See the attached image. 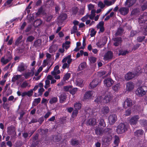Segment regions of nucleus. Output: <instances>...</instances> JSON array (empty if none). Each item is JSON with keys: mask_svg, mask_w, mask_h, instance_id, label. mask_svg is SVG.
I'll return each mask as SVG.
<instances>
[{"mask_svg": "<svg viewBox=\"0 0 147 147\" xmlns=\"http://www.w3.org/2000/svg\"><path fill=\"white\" fill-rule=\"evenodd\" d=\"M67 17V15L66 14L63 13L61 14L58 18L59 22H62L64 20L66 19Z\"/></svg>", "mask_w": 147, "mask_h": 147, "instance_id": "25", "label": "nucleus"}, {"mask_svg": "<svg viewBox=\"0 0 147 147\" xmlns=\"http://www.w3.org/2000/svg\"><path fill=\"white\" fill-rule=\"evenodd\" d=\"M60 101L61 103H63L66 100V95L64 93H61L60 96H59Z\"/></svg>", "mask_w": 147, "mask_h": 147, "instance_id": "26", "label": "nucleus"}, {"mask_svg": "<svg viewBox=\"0 0 147 147\" xmlns=\"http://www.w3.org/2000/svg\"><path fill=\"white\" fill-rule=\"evenodd\" d=\"M83 81L82 79L78 78V79L76 81V84L80 86H82Z\"/></svg>", "mask_w": 147, "mask_h": 147, "instance_id": "37", "label": "nucleus"}, {"mask_svg": "<svg viewBox=\"0 0 147 147\" xmlns=\"http://www.w3.org/2000/svg\"><path fill=\"white\" fill-rule=\"evenodd\" d=\"M95 132L97 135L101 136L105 132V130L102 128L98 127L95 129Z\"/></svg>", "mask_w": 147, "mask_h": 147, "instance_id": "12", "label": "nucleus"}, {"mask_svg": "<svg viewBox=\"0 0 147 147\" xmlns=\"http://www.w3.org/2000/svg\"><path fill=\"white\" fill-rule=\"evenodd\" d=\"M104 2L105 4V5H106L107 6H109L113 4L111 1H109L105 0L104 1Z\"/></svg>", "mask_w": 147, "mask_h": 147, "instance_id": "54", "label": "nucleus"}, {"mask_svg": "<svg viewBox=\"0 0 147 147\" xmlns=\"http://www.w3.org/2000/svg\"><path fill=\"white\" fill-rule=\"evenodd\" d=\"M86 63L85 62L81 63L79 65L78 69L79 71L82 70L83 69L86 67Z\"/></svg>", "mask_w": 147, "mask_h": 147, "instance_id": "36", "label": "nucleus"}, {"mask_svg": "<svg viewBox=\"0 0 147 147\" xmlns=\"http://www.w3.org/2000/svg\"><path fill=\"white\" fill-rule=\"evenodd\" d=\"M139 69L140 68H139L138 70H136L135 72H130L127 73L125 76V79L127 80H130L138 75L139 73L142 72L143 71H140Z\"/></svg>", "mask_w": 147, "mask_h": 147, "instance_id": "4", "label": "nucleus"}, {"mask_svg": "<svg viewBox=\"0 0 147 147\" xmlns=\"http://www.w3.org/2000/svg\"><path fill=\"white\" fill-rule=\"evenodd\" d=\"M57 98L56 97H53L49 101V103L51 104L56 102L57 101Z\"/></svg>", "mask_w": 147, "mask_h": 147, "instance_id": "57", "label": "nucleus"}, {"mask_svg": "<svg viewBox=\"0 0 147 147\" xmlns=\"http://www.w3.org/2000/svg\"><path fill=\"white\" fill-rule=\"evenodd\" d=\"M113 57V53L110 51H108L104 56L103 59L105 60H109L111 59Z\"/></svg>", "mask_w": 147, "mask_h": 147, "instance_id": "7", "label": "nucleus"}, {"mask_svg": "<svg viewBox=\"0 0 147 147\" xmlns=\"http://www.w3.org/2000/svg\"><path fill=\"white\" fill-rule=\"evenodd\" d=\"M71 55H69L64 58L62 61V63H65L67 61V64L69 65L72 61V59L71 58Z\"/></svg>", "mask_w": 147, "mask_h": 147, "instance_id": "18", "label": "nucleus"}, {"mask_svg": "<svg viewBox=\"0 0 147 147\" xmlns=\"http://www.w3.org/2000/svg\"><path fill=\"white\" fill-rule=\"evenodd\" d=\"M7 132L8 134L9 135H12L13 136H15L16 134L15 132V128L13 126L9 127L7 128Z\"/></svg>", "mask_w": 147, "mask_h": 147, "instance_id": "10", "label": "nucleus"}, {"mask_svg": "<svg viewBox=\"0 0 147 147\" xmlns=\"http://www.w3.org/2000/svg\"><path fill=\"white\" fill-rule=\"evenodd\" d=\"M98 6L101 9H102L105 6V4H104L101 1L99 2L98 3Z\"/></svg>", "mask_w": 147, "mask_h": 147, "instance_id": "56", "label": "nucleus"}, {"mask_svg": "<svg viewBox=\"0 0 147 147\" xmlns=\"http://www.w3.org/2000/svg\"><path fill=\"white\" fill-rule=\"evenodd\" d=\"M123 32L122 29L119 28L115 34V36H117L120 35Z\"/></svg>", "mask_w": 147, "mask_h": 147, "instance_id": "50", "label": "nucleus"}, {"mask_svg": "<svg viewBox=\"0 0 147 147\" xmlns=\"http://www.w3.org/2000/svg\"><path fill=\"white\" fill-rule=\"evenodd\" d=\"M97 58L93 56H91L89 57V60L91 63H94L96 61Z\"/></svg>", "mask_w": 147, "mask_h": 147, "instance_id": "41", "label": "nucleus"}, {"mask_svg": "<svg viewBox=\"0 0 147 147\" xmlns=\"http://www.w3.org/2000/svg\"><path fill=\"white\" fill-rule=\"evenodd\" d=\"M96 123V121L95 118L89 119L87 121V124L89 125H94Z\"/></svg>", "mask_w": 147, "mask_h": 147, "instance_id": "29", "label": "nucleus"}, {"mask_svg": "<svg viewBox=\"0 0 147 147\" xmlns=\"http://www.w3.org/2000/svg\"><path fill=\"white\" fill-rule=\"evenodd\" d=\"M126 90L127 91H130L132 90L134 88V86L131 82L127 83L126 85Z\"/></svg>", "mask_w": 147, "mask_h": 147, "instance_id": "21", "label": "nucleus"}, {"mask_svg": "<svg viewBox=\"0 0 147 147\" xmlns=\"http://www.w3.org/2000/svg\"><path fill=\"white\" fill-rule=\"evenodd\" d=\"M113 83V81L110 78H108L104 81L105 85L108 87L110 86Z\"/></svg>", "mask_w": 147, "mask_h": 147, "instance_id": "15", "label": "nucleus"}, {"mask_svg": "<svg viewBox=\"0 0 147 147\" xmlns=\"http://www.w3.org/2000/svg\"><path fill=\"white\" fill-rule=\"evenodd\" d=\"M119 55H125L126 54L128 53V51H122L119 52Z\"/></svg>", "mask_w": 147, "mask_h": 147, "instance_id": "60", "label": "nucleus"}, {"mask_svg": "<svg viewBox=\"0 0 147 147\" xmlns=\"http://www.w3.org/2000/svg\"><path fill=\"white\" fill-rule=\"evenodd\" d=\"M95 10H92L91 11V13L90 15H88L89 16V18L91 20H93L95 15Z\"/></svg>", "mask_w": 147, "mask_h": 147, "instance_id": "38", "label": "nucleus"}, {"mask_svg": "<svg viewBox=\"0 0 147 147\" xmlns=\"http://www.w3.org/2000/svg\"><path fill=\"white\" fill-rule=\"evenodd\" d=\"M43 85L42 83H39V87L40 88L38 90V93L39 94L38 96H41L42 95L43 92L45 90L43 88Z\"/></svg>", "mask_w": 147, "mask_h": 147, "instance_id": "28", "label": "nucleus"}, {"mask_svg": "<svg viewBox=\"0 0 147 147\" xmlns=\"http://www.w3.org/2000/svg\"><path fill=\"white\" fill-rule=\"evenodd\" d=\"M40 100L41 99L40 98L35 99L33 102L34 105H37L40 102Z\"/></svg>", "mask_w": 147, "mask_h": 147, "instance_id": "51", "label": "nucleus"}, {"mask_svg": "<svg viewBox=\"0 0 147 147\" xmlns=\"http://www.w3.org/2000/svg\"><path fill=\"white\" fill-rule=\"evenodd\" d=\"M134 104V102H132V100L130 98H127L124 102L123 105V107L125 108L128 107H130Z\"/></svg>", "mask_w": 147, "mask_h": 147, "instance_id": "6", "label": "nucleus"}, {"mask_svg": "<svg viewBox=\"0 0 147 147\" xmlns=\"http://www.w3.org/2000/svg\"><path fill=\"white\" fill-rule=\"evenodd\" d=\"M128 127V124L121 123L117 126L116 132L118 134H122L127 130Z\"/></svg>", "mask_w": 147, "mask_h": 147, "instance_id": "2", "label": "nucleus"}, {"mask_svg": "<svg viewBox=\"0 0 147 147\" xmlns=\"http://www.w3.org/2000/svg\"><path fill=\"white\" fill-rule=\"evenodd\" d=\"M20 87L23 88H29L31 87V85L26 81H25L21 84Z\"/></svg>", "mask_w": 147, "mask_h": 147, "instance_id": "24", "label": "nucleus"}, {"mask_svg": "<svg viewBox=\"0 0 147 147\" xmlns=\"http://www.w3.org/2000/svg\"><path fill=\"white\" fill-rule=\"evenodd\" d=\"M105 42H102L101 41H100L98 42L96 45L97 47L99 48H101L105 44Z\"/></svg>", "mask_w": 147, "mask_h": 147, "instance_id": "46", "label": "nucleus"}, {"mask_svg": "<svg viewBox=\"0 0 147 147\" xmlns=\"http://www.w3.org/2000/svg\"><path fill=\"white\" fill-rule=\"evenodd\" d=\"M21 77V75H15L12 79V81L14 82L20 79Z\"/></svg>", "mask_w": 147, "mask_h": 147, "instance_id": "33", "label": "nucleus"}, {"mask_svg": "<svg viewBox=\"0 0 147 147\" xmlns=\"http://www.w3.org/2000/svg\"><path fill=\"white\" fill-rule=\"evenodd\" d=\"M85 7H82L80 10L79 12V15H83L84 14V12Z\"/></svg>", "mask_w": 147, "mask_h": 147, "instance_id": "59", "label": "nucleus"}, {"mask_svg": "<svg viewBox=\"0 0 147 147\" xmlns=\"http://www.w3.org/2000/svg\"><path fill=\"white\" fill-rule=\"evenodd\" d=\"M120 87V84H117L113 86V89L115 92H117L119 89Z\"/></svg>", "mask_w": 147, "mask_h": 147, "instance_id": "39", "label": "nucleus"}, {"mask_svg": "<svg viewBox=\"0 0 147 147\" xmlns=\"http://www.w3.org/2000/svg\"><path fill=\"white\" fill-rule=\"evenodd\" d=\"M140 123L142 125H143L144 126H146L147 125V121L146 120H140Z\"/></svg>", "mask_w": 147, "mask_h": 147, "instance_id": "64", "label": "nucleus"}, {"mask_svg": "<svg viewBox=\"0 0 147 147\" xmlns=\"http://www.w3.org/2000/svg\"><path fill=\"white\" fill-rule=\"evenodd\" d=\"M98 80L96 79L93 80L90 83L89 85V88L92 89L95 87L98 84Z\"/></svg>", "mask_w": 147, "mask_h": 147, "instance_id": "13", "label": "nucleus"}, {"mask_svg": "<svg viewBox=\"0 0 147 147\" xmlns=\"http://www.w3.org/2000/svg\"><path fill=\"white\" fill-rule=\"evenodd\" d=\"M25 65L23 63H21L18 66V70L19 71H22L25 70Z\"/></svg>", "mask_w": 147, "mask_h": 147, "instance_id": "30", "label": "nucleus"}, {"mask_svg": "<svg viewBox=\"0 0 147 147\" xmlns=\"http://www.w3.org/2000/svg\"><path fill=\"white\" fill-rule=\"evenodd\" d=\"M136 1V0H127L125 3V5L127 7H130L134 4Z\"/></svg>", "mask_w": 147, "mask_h": 147, "instance_id": "20", "label": "nucleus"}, {"mask_svg": "<svg viewBox=\"0 0 147 147\" xmlns=\"http://www.w3.org/2000/svg\"><path fill=\"white\" fill-rule=\"evenodd\" d=\"M71 144L73 145H77L78 144V140L76 139H72L71 140Z\"/></svg>", "mask_w": 147, "mask_h": 147, "instance_id": "55", "label": "nucleus"}, {"mask_svg": "<svg viewBox=\"0 0 147 147\" xmlns=\"http://www.w3.org/2000/svg\"><path fill=\"white\" fill-rule=\"evenodd\" d=\"M109 111V109L108 107L105 106L103 107L101 109L100 112L104 115L108 114Z\"/></svg>", "mask_w": 147, "mask_h": 147, "instance_id": "23", "label": "nucleus"}, {"mask_svg": "<svg viewBox=\"0 0 147 147\" xmlns=\"http://www.w3.org/2000/svg\"><path fill=\"white\" fill-rule=\"evenodd\" d=\"M70 74L69 73H67L65 74L63 78V80L64 81H65L68 80L70 78Z\"/></svg>", "mask_w": 147, "mask_h": 147, "instance_id": "42", "label": "nucleus"}, {"mask_svg": "<svg viewBox=\"0 0 147 147\" xmlns=\"http://www.w3.org/2000/svg\"><path fill=\"white\" fill-rule=\"evenodd\" d=\"M144 131L142 129H139L137 130L134 132V135L136 136H139L143 134Z\"/></svg>", "mask_w": 147, "mask_h": 147, "instance_id": "32", "label": "nucleus"}, {"mask_svg": "<svg viewBox=\"0 0 147 147\" xmlns=\"http://www.w3.org/2000/svg\"><path fill=\"white\" fill-rule=\"evenodd\" d=\"M41 40L40 39H38L34 42V46L36 47L39 46L40 44Z\"/></svg>", "mask_w": 147, "mask_h": 147, "instance_id": "44", "label": "nucleus"}, {"mask_svg": "<svg viewBox=\"0 0 147 147\" xmlns=\"http://www.w3.org/2000/svg\"><path fill=\"white\" fill-rule=\"evenodd\" d=\"M34 37L32 36H30L28 37L26 39L27 42H31L34 39Z\"/></svg>", "mask_w": 147, "mask_h": 147, "instance_id": "53", "label": "nucleus"}, {"mask_svg": "<svg viewBox=\"0 0 147 147\" xmlns=\"http://www.w3.org/2000/svg\"><path fill=\"white\" fill-rule=\"evenodd\" d=\"M34 74V72L33 70H32L30 72H28L25 74L24 76L25 77V78L27 79L31 76H33Z\"/></svg>", "mask_w": 147, "mask_h": 147, "instance_id": "31", "label": "nucleus"}, {"mask_svg": "<svg viewBox=\"0 0 147 147\" xmlns=\"http://www.w3.org/2000/svg\"><path fill=\"white\" fill-rule=\"evenodd\" d=\"M59 69V66L57 65L56 66L54 69L53 71L51 72V74L52 75H57L60 73V71Z\"/></svg>", "mask_w": 147, "mask_h": 147, "instance_id": "22", "label": "nucleus"}, {"mask_svg": "<svg viewBox=\"0 0 147 147\" xmlns=\"http://www.w3.org/2000/svg\"><path fill=\"white\" fill-rule=\"evenodd\" d=\"M57 49L56 46L55 45H53L50 47L49 48V52L50 53L55 52Z\"/></svg>", "mask_w": 147, "mask_h": 147, "instance_id": "34", "label": "nucleus"}, {"mask_svg": "<svg viewBox=\"0 0 147 147\" xmlns=\"http://www.w3.org/2000/svg\"><path fill=\"white\" fill-rule=\"evenodd\" d=\"M94 92L92 91H89L86 92L84 97V99H89L92 96H94Z\"/></svg>", "mask_w": 147, "mask_h": 147, "instance_id": "14", "label": "nucleus"}, {"mask_svg": "<svg viewBox=\"0 0 147 147\" xmlns=\"http://www.w3.org/2000/svg\"><path fill=\"white\" fill-rule=\"evenodd\" d=\"M78 110L76 109L74 110L73 112L72 115V117L73 118L76 117L77 116V115L78 113Z\"/></svg>", "mask_w": 147, "mask_h": 147, "instance_id": "52", "label": "nucleus"}, {"mask_svg": "<svg viewBox=\"0 0 147 147\" xmlns=\"http://www.w3.org/2000/svg\"><path fill=\"white\" fill-rule=\"evenodd\" d=\"M146 92V91L144 90L143 87H140L137 89L136 93L138 96L141 97L144 95Z\"/></svg>", "mask_w": 147, "mask_h": 147, "instance_id": "5", "label": "nucleus"}, {"mask_svg": "<svg viewBox=\"0 0 147 147\" xmlns=\"http://www.w3.org/2000/svg\"><path fill=\"white\" fill-rule=\"evenodd\" d=\"M139 119L138 115H135L131 118L129 120V123L131 125L136 124Z\"/></svg>", "mask_w": 147, "mask_h": 147, "instance_id": "8", "label": "nucleus"}, {"mask_svg": "<svg viewBox=\"0 0 147 147\" xmlns=\"http://www.w3.org/2000/svg\"><path fill=\"white\" fill-rule=\"evenodd\" d=\"M115 140L114 142V144L118 146V144L120 141L119 138L118 136H115Z\"/></svg>", "mask_w": 147, "mask_h": 147, "instance_id": "40", "label": "nucleus"}, {"mask_svg": "<svg viewBox=\"0 0 147 147\" xmlns=\"http://www.w3.org/2000/svg\"><path fill=\"white\" fill-rule=\"evenodd\" d=\"M42 23V21L40 20H37L35 21L34 24L36 26H40Z\"/></svg>", "mask_w": 147, "mask_h": 147, "instance_id": "48", "label": "nucleus"}, {"mask_svg": "<svg viewBox=\"0 0 147 147\" xmlns=\"http://www.w3.org/2000/svg\"><path fill=\"white\" fill-rule=\"evenodd\" d=\"M114 42L113 45L115 46H118L120 45L122 42V38L121 37H116L113 38Z\"/></svg>", "mask_w": 147, "mask_h": 147, "instance_id": "9", "label": "nucleus"}, {"mask_svg": "<svg viewBox=\"0 0 147 147\" xmlns=\"http://www.w3.org/2000/svg\"><path fill=\"white\" fill-rule=\"evenodd\" d=\"M77 27L76 26H73V30H71V34H72L77 32Z\"/></svg>", "mask_w": 147, "mask_h": 147, "instance_id": "62", "label": "nucleus"}, {"mask_svg": "<svg viewBox=\"0 0 147 147\" xmlns=\"http://www.w3.org/2000/svg\"><path fill=\"white\" fill-rule=\"evenodd\" d=\"M96 31L93 28H92L90 30V35L91 37H93L96 34Z\"/></svg>", "mask_w": 147, "mask_h": 147, "instance_id": "49", "label": "nucleus"}, {"mask_svg": "<svg viewBox=\"0 0 147 147\" xmlns=\"http://www.w3.org/2000/svg\"><path fill=\"white\" fill-rule=\"evenodd\" d=\"M78 8L76 7L73 8L71 11L72 14L74 15H76L78 12Z\"/></svg>", "mask_w": 147, "mask_h": 147, "instance_id": "47", "label": "nucleus"}, {"mask_svg": "<svg viewBox=\"0 0 147 147\" xmlns=\"http://www.w3.org/2000/svg\"><path fill=\"white\" fill-rule=\"evenodd\" d=\"M77 90V88H73L72 90H71L70 91V92L71 94L73 95L76 92Z\"/></svg>", "mask_w": 147, "mask_h": 147, "instance_id": "63", "label": "nucleus"}, {"mask_svg": "<svg viewBox=\"0 0 147 147\" xmlns=\"http://www.w3.org/2000/svg\"><path fill=\"white\" fill-rule=\"evenodd\" d=\"M64 90L65 91H70L71 88V87L70 86H66L64 87Z\"/></svg>", "mask_w": 147, "mask_h": 147, "instance_id": "58", "label": "nucleus"}, {"mask_svg": "<svg viewBox=\"0 0 147 147\" xmlns=\"http://www.w3.org/2000/svg\"><path fill=\"white\" fill-rule=\"evenodd\" d=\"M119 11L121 14L125 15L128 13L129 8L124 7H121L119 9Z\"/></svg>", "mask_w": 147, "mask_h": 147, "instance_id": "16", "label": "nucleus"}, {"mask_svg": "<svg viewBox=\"0 0 147 147\" xmlns=\"http://www.w3.org/2000/svg\"><path fill=\"white\" fill-rule=\"evenodd\" d=\"M12 59V56L10 52H8L6 55L3 57L1 59V62L4 65L6 64Z\"/></svg>", "mask_w": 147, "mask_h": 147, "instance_id": "3", "label": "nucleus"}, {"mask_svg": "<svg viewBox=\"0 0 147 147\" xmlns=\"http://www.w3.org/2000/svg\"><path fill=\"white\" fill-rule=\"evenodd\" d=\"M46 5L48 6H52L54 4V2L53 0H48L46 2Z\"/></svg>", "mask_w": 147, "mask_h": 147, "instance_id": "43", "label": "nucleus"}, {"mask_svg": "<svg viewBox=\"0 0 147 147\" xmlns=\"http://www.w3.org/2000/svg\"><path fill=\"white\" fill-rule=\"evenodd\" d=\"M147 20V13L144 12L139 18V22H143Z\"/></svg>", "mask_w": 147, "mask_h": 147, "instance_id": "19", "label": "nucleus"}, {"mask_svg": "<svg viewBox=\"0 0 147 147\" xmlns=\"http://www.w3.org/2000/svg\"><path fill=\"white\" fill-rule=\"evenodd\" d=\"M117 120V116L115 114L110 115L109 117V121L111 124H113Z\"/></svg>", "mask_w": 147, "mask_h": 147, "instance_id": "11", "label": "nucleus"}, {"mask_svg": "<svg viewBox=\"0 0 147 147\" xmlns=\"http://www.w3.org/2000/svg\"><path fill=\"white\" fill-rule=\"evenodd\" d=\"M99 124L103 127H105L106 126L105 123L104 119H101L99 122Z\"/></svg>", "mask_w": 147, "mask_h": 147, "instance_id": "61", "label": "nucleus"}, {"mask_svg": "<svg viewBox=\"0 0 147 147\" xmlns=\"http://www.w3.org/2000/svg\"><path fill=\"white\" fill-rule=\"evenodd\" d=\"M50 86V81L49 80H47L45 81V88L47 89Z\"/></svg>", "mask_w": 147, "mask_h": 147, "instance_id": "45", "label": "nucleus"}, {"mask_svg": "<svg viewBox=\"0 0 147 147\" xmlns=\"http://www.w3.org/2000/svg\"><path fill=\"white\" fill-rule=\"evenodd\" d=\"M112 98L111 94H109L108 95H106L103 99L102 96H100L99 98L98 97L94 101L96 102L100 103L102 102L103 101L104 103H107L111 100Z\"/></svg>", "mask_w": 147, "mask_h": 147, "instance_id": "1", "label": "nucleus"}, {"mask_svg": "<svg viewBox=\"0 0 147 147\" xmlns=\"http://www.w3.org/2000/svg\"><path fill=\"white\" fill-rule=\"evenodd\" d=\"M111 73V72H109L107 74H106L105 71H101L98 73V75L99 76H103L104 77L107 76L108 75H109Z\"/></svg>", "mask_w": 147, "mask_h": 147, "instance_id": "27", "label": "nucleus"}, {"mask_svg": "<svg viewBox=\"0 0 147 147\" xmlns=\"http://www.w3.org/2000/svg\"><path fill=\"white\" fill-rule=\"evenodd\" d=\"M74 107L75 109L79 110L81 109V104L79 102H77L74 105Z\"/></svg>", "mask_w": 147, "mask_h": 147, "instance_id": "35", "label": "nucleus"}, {"mask_svg": "<svg viewBox=\"0 0 147 147\" xmlns=\"http://www.w3.org/2000/svg\"><path fill=\"white\" fill-rule=\"evenodd\" d=\"M104 23L103 22H100L97 26V28L98 29H100L99 33L100 32H102L104 31Z\"/></svg>", "mask_w": 147, "mask_h": 147, "instance_id": "17", "label": "nucleus"}]
</instances>
